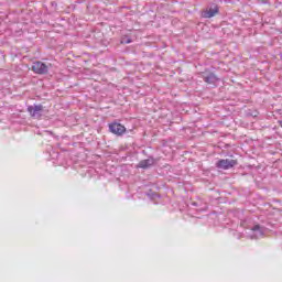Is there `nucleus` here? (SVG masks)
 Masks as SVG:
<instances>
[{
	"instance_id": "1",
	"label": "nucleus",
	"mask_w": 282,
	"mask_h": 282,
	"mask_svg": "<svg viewBox=\"0 0 282 282\" xmlns=\"http://www.w3.org/2000/svg\"><path fill=\"white\" fill-rule=\"evenodd\" d=\"M237 160L232 159H220L216 163V169H223V171H228V169H235L237 166Z\"/></svg>"
},
{
	"instance_id": "2",
	"label": "nucleus",
	"mask_w": 282,
	"mask_h": 282,
	"mask_svg": "<svg viewBox=\"0 0 282 282\" xmlns=\"http://www.w3.org/2000/svg\"><path fill=\"white\" fill-rule=\"evenodd\" d=\"M110 133L113 135H124L127 133V128L122 123L113 121L108 124Z\"/></svg>"
},
{
	"instance_id": "7",
	"label": "nucleus",
	"mask_w": 282,
	"mask_h": 282,
	"mask_svg": "<svg viewBox=\"0 0 282 282\" xmlns=\"http://www.w3.org/2000/svg\"><path fill=\"white\" fill-rule=\"evenodd\" d=\"M204 80L205 83H207V85L217 87V83H219V77H217L215 73H209L207 76H204Z\"/></svg>"
},
{
	"instance_id": "8",
	"label": "nucleus",
	"mask_w": 282,
	"mask_h": 282,
	"mask_svg": "<svg viewBox=\"0 0 282 282\" xmlns=\"http://www.w3.org/2000/svg\"><path fill=\"white\" fill-rule=\"evenodd\" d=\"M252 232H254L256 237H263L264 228L261 225H254L251 228Z\"/></svg>"
},
{
	"instance_id": "12",
	"label": "nucleus",
	"mask_w": 282,
	"mask_h": 282,
	"mask_svg": "<svg viewBox=\"0 0 282 282\" xmlns=\"http://www.w3.org/2000/svg\"><path fill=\"white\" fill-rule=\"evenodd\" d=\"M36 74H45V72H37Z\"/></svg>"
},
{
	"instance_id": "11",
	"label": "nucleus",
	"mask_w": 282,
	"mask_h": 282,
	"mask_svg": "<svg viewBox=\"0 0 282 282\" xmlns=\"http://www.w3.org/2000/svg\"><path fill=\"white\" fill-rule=\"evenodd\" d=\"M51 6H52V8H57V7H58V3H56V1H52V2H51Z\"/></svg>"
},
{
	"instance_id": "10",
	"label": "nucleus",
	"mask_w": 282,
	"mask_h": 282,
	"mask_svg": "<svg viewBox=\"0 0 282 282\" xmlns=\"http://www.w3.org/2000/svg\"><path fill=\"white\" fill-rule=\"evenodd\" d=\"M247 116H249L250 118H257V116H259V111L257 110H249Z\"/></svg>"
},
{
	"instance_id": "9",
	"label": "nucleus",
	"mask_w": 282,
	"mask_h": 282,
	"mask_svg": "<svg viewBox=\"0 0 282 282\" xmlns=\"http://www.w3.org/2000/svg\"><path fill=\"white\" fill-rule=\"evenodd\" d=\"M147 195L150 199H152V202H155V199H160V194L153 192V189H149Z\"/></svg>"
},
{
	"instance_id": "14",
	"label": "nucleus",
	"mask_w": 282,
	"mask_h": 282,
	"mask_svg": "<svg viewBox=\"0 0 282 282\" xmlns=\"http://www.w3.org/2000/svg\"><path fill=\"white\" fill-rule=\"evenodd\" d=\"M279 55H280V58L282 59V52H280V54H279Z\"/></svg>"
},
{
	"instance_id": "3",
	"label": "nucleus",
	"mask_w": 282,
	"mask_h": 282,
	"mask_svg": "<svg viewBox=\"0 0 282 282\" xmlns=\"http://www.w3.org/2000/svg\"><path fill=\"white\" fill-rule=\"evenodd\" d=\"M28 113H30L31 118H34L35 120H39L42 118L43 113V105H33V106H28L26 108Z\"/></svg>"
},
{
	"instance_id": "13",
	"label": "nucleus",
	"mask_w": 282,
	"mask_h": 282,
	"mask_svg": "<svg viewBox=\"0 0 282 282\" xmlns=\"http://www.w3.org/2000/svg\"><path fill=\"white\" fill-rule=\"evenodd\" d=\"M126 43H131V40H127Z\"/></svg>"
},
{
	"instance_id": "6",
	"label": "nucleus",
	"mask_w": 282,
	"mask_h": 282,
	"mask_svg": "<svg viewBox=\"0 0 282 282\" xmlns=\"http://www.w3.org/2000/svg\"><path fill=\"white\" fill-rule=\"evenodd\" d=\"M153 164H155V159L153 156H149V159L141 160L138 163L137 169H143V170L151 169Z\"/></svg>"
},
{
	"instance_id": "5",
	"label": "nucleus",
	"mask_w": 282,
	"mask_h": 282,
	"mask_svg": "<svg viewBox=\"0 0 282 282\" xmlns=\"http://www.w3.org/2000/svg\"><path fill=\"white\" fill-rule=\"evenodd\" d=\"M51 67L52 64L41 61L33 62L31 65L32 72H50Z\"/></svg>"
},
{
	"instance_id": "4",
	"label": "nucleus",
	"mask_w": 282,
	"mask_h": 282,
	"mask_svg": "<svg viewBox=\"0 0 282 282\" xmlns=\"http://www.w3.org/2000/svg\"><path fill=\"white\" fill-rule=\"evenodd\" d=\"M219 14V6L210 4V7L206 10H203L200 17L203 19H213V17H217Z\"/></svg>"
}]
</instances>
